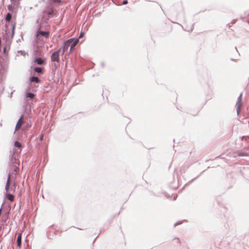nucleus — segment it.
<instances>
[{
    "instance_id": "obj_1",
    "label": "nucleus",
    "mask_w": 249,
    "mask_h": 249,
    "mask_svg": "<svg viewBox=\"0 0 249 249\" xmlns=\"http://www.w3.org/2000/svg\"><path fill=\"white\" fill-rule=\"evenodd\" d=\"M61 48H59L57 51L53 52L51 56V60L53 62H59V53H61Z\"/></svg>"
},
{
    "instance_id": "obj_2",
    "label": "nucleus",
    "mask_w": 249,
    "mask_h": 249,
    "mask_svg": "<svg viewBox=\"0 0 249 249\" xmlns=\"http://www.w3.org/2000/svg\"><path fill=\"white\" fill-rule=\"evenodd\" d=\"M70 39L64 41L63 46L61 48V54L63 55L65 53V52L67 50L69 47H70L71 44V41Z\"/></svg>"
},
{
    "instance_id": "obj_3",
    "label": "nucleus",
    "mask_w": 249,
    "mask_h": 249,
    "mask_svg": "<svg viewBox=\"0 0 249 249\" xmlns=\"http://www.w3.org/2000/svg\"><path fill=\"white\" fill-rule=\"evenodd\" d=\"M70 39L64 41L63 46L61 48V54L63 55L65 53V52L67 50L69 47H70L71 44V41Z\"/></svg>"
},
{
    "instance_id": "obj_4",
    "label": "nucleus",
    "mask_w": 249,
    "mask_h": 249,
    "mask_svg": "<svg viewBox=\"0 0 249 249\" xmlns=\"http://www.w3.org/2000/svg\"><path fill=\"white\" fill-rule=\"evenodd\" d=\"M70 39L64 41L63 46L61 48V54L63 55L65 53V52L67 50L69 47H70L71 44V41Z\"/></svg>"
},
{
    "instance_id": "obj_5",
    "label": "nucleus",
    "mask_w": 249,
    "mask_h": 249,
    "mask_svg": "<svg viewBox=\"0 0 249 249\" xmlns=\"http://www.w3.org/2000/svg\"><path fill=\"white\" fill-rule=\"evenodd\" d=\"M70 40L71 41V44H70V52H69V53H71L73 49H74V48L75 47V46L76 45V44L78 43V41H79V40L77 38H71L70 39Z\"/></svg>"
},
{
    "instance_id": "obj_6",
    "label": "nucleus",
    "mask_w": 249,
    "mask_h": 249,
    "mask_svg": "<svg viewBox=\"0 0 249 249\" xmlns=\"http://www.w3.org/2000/svg\"><path fill=\"white\" fill-rule=\"evenodd\" d=\"M23 124V116H21L19 119L18 120V123H17L16 127H15V131H18L19 130L22 125Z\"/></svg>"
},
{
    "instance_id": "obj_7",
    "label": "nucleus",
    "mask_w": 249,
    "mask_h": 249,
    "mask_svg": "<svg viewBox=\"0 0 249 249\" xmlns=\"http://www.w3.org/2000/svg\"><path fill=\"white\" fill-rule=\"evenodd\" d=\"M39 35L45 36L46 38H48L49 35V32H43L42 31L38 30L37 32L36 36H38Z\"/></svg>"
},
{
    "instance_id": "obj_8",
    "label": "nucleus",
    "mask_w": 249,
    "mask_h": 249,
    "mask_svg": "<svg viewBox=\"0 0 249 249\" xmlns=\"http://www.w3.org/2000/svg\"><path fill=\"white\" fill-rule=\"evenodd\" d=\"M241 105H242V103H241V95L239 97L238 101V102H237V103L236 104L237 112L238 114L239 113V111H240Z\"/></svg>"
},
{
    "instance_id": "obj_9",
    "label": "nucleus",
    "mask_w": 249,
    "mask_h": 249,
    "mask_svg": "<svg viewBox=\"0 0 249 249\" xmlns=\"http://www.w3.org/2000/svg\"><path fill=\"white\" fill-rule=\"evenodd\" d=\"M21 237H22V233H19L18 234L17 242L18 246L19 249L21 248Z\"/></svg>"
},
{
    "instance_id": "obj_10",
    "label": "nucleus",
    "mask_w": 249,
    "mask_h": 249,
    "mask_svg": "<svg viewBox=\"0 0 249 249\" xmlns=\"http://www.w3.org/2000/svg\"><path fill=\"white\" fill-rule=\"evenodd\" d=\"M44 60L42 59L41 58H36L35 60V62L38 65H42L44 63Z\"/></svg>"
},
{
    "instance_id": "obj_11",
    "label": "nucleus",
    "mask_w": 249,
    "mask_h": 249,
    "mask_svg": "<svg viewBox=\"0 0 249 249\" xmlns=\"http://www.w3.org/2000/svg\"><path fill=\"white\" fill-rule=\"evenodd\" d=\"M10 185V175L9 174L8 178H7V182H6V186H5V190H6V191H8V190H9Z\"/></svg>"
},
{
    "instance_id": "obj_12",
    "label": "nucleus",
    "mask_w": 249,
    "mask_h": 249,
    "mask_svg": "<svg viewBox=\"0 0 249 249\" xmlns=\"http://www.w3.org/2000/svg\"><path fill=\"white\" fill-rule=\"evenodd\" d=\"M30 81L31 82H36V83H38L40 82V80L37 77H32L30 78Z\"/></svg>"
},
{
    "instance_id": "obj_13",
    "label": "nucleus",
    "mask_w": 249,
    "mask_h": 249,
    "mask_svg": "<svg viewBox=\"0 0 249 249\" xmlns=\"http://www.w3.org/2000/svg\"><path fill=\"white\" fill-rule=\"evenodd\" d=\"M6 198L11 202H13L14 199V196L13 195L8 194L6 195Z\"/></svg>"
},
{
    "instance_id": "obj_14",
    "label": "nucleus",
    "mask_w": 249,
    "mask_h": 249,
    "mask_svg": "<svg viewBox=\"0 0 249 249\" xmlns=\"http://www.w3.org/2000/svg\"><path fill=\"white\" fill-rule=\"evenodd\" d=\"M34 71L39 73H42V69L41 68L36 67L34 69Z\"/></svg>"
},
{
    "instance_id": "obj_15",
    "label": "nucleus",
    "mask_w": 249,
    "mask_h": 249,
    "mask_svg": "<svg viewBox=\"0 0 249 249\" xmlns=\"http://www.w3.org/2000/svg\"><path fill=\"white\" fill-rule=\"evenodd\" d=\"M18 5H9L8 6V9L10 11H13L15 6H18Z\"/></svg>"
},
{
    "instance_id": "obj_16",
    "label": "nucleus",
    "mask_w": 249,
    "mask_h": 249,
    "mask_svg": "<svg viewBox=\"0 0 249 249\" xmlns=\"http://www.w3.org/2000/svg\"><path fill=\"white\" fill-rule=\"evenodd\" d=\"M45 13L48 15H52L53 14V11L52 9L51 8H50L48 10H47L46 11H45Z\"/></svg>"
},
{
    "instance_id": "obj_17",
    "label": "nucleus",
    "mask_w": 249,
    "mask_h": 249,
    "mask_svg": "<svg viewBox=\"0 0 249 249\" xmlns=\"http://www.w3.org/2000/svg\"><path fill=\"white\" fill-rule=\"evenodd\" d=\"M12 16L11 14L8 13L6 16L5 20L6 21H10L11 19Z\"/></svg>"
},
{
    "instance_id": "obj_18",
    "label": "nucleus",
    "mask_w": 249,
    "mask_h": 249,
    "mask_svg": "<svg viewBox=\"0 0 249 249\" xmlns=\"http://www.w3.org/2000/svg\"><path fill=\"white\" fill-rule=\"evenodd\" d=\"M35 96L34 94L28 92L26 94V97L31 99L34 98Z\"/></svg>"
},
{
    "instance_id": "obj_19",
    "label": "nucleus",
    "mask_w": 249,
    "mask_h": 249,
    "mask_svg": "<svg viewBox=\"0 0 249 249\" xmlns=\"http://www.w3.org/2000/svg\"><path fill=\"white\" fill-rule=\"evenodd\" d=\"M14 145H15V146L18 147V148H21V143L19 142H18V141H16L15 142Z\"/></svg>"
},
{
    "instance_id": "obj_20",
    "label": "nucleus",
    "mask_w": 249,
    "mask_h": 249,
    "mask_svg": "<svg viewBox=\"0 0 249 249\" xmlns=\"http://www.w3.org/2000/svg\"><path fill=\"white\" fill-rule=\"evenodd\" d=\"M12 3L14 5H18L19 0H11Z\"/></svg>"
},
{
    "instance_id": "obj_21",
    "label": "nucleus",
    "mask_w": 249,
    "mask_h": 249,
    "mask_svg": "<svg viewBox=\"0 0 249 249\" xmlns=\"http://www.w3.org/2000/svg\"><path fill=\"white\" fill-rule=\"evenodd\" d=\"M15 27H16V24L14 23L12 25V36H13L14 34V31H15Z\"/></svg>"
},
{
    "instance_id": "obj_22",
    "label": "nucleus",
    "mask_w": 249,
    "mask_h": 249,
    "mask_svg": "<svg viewBox=\"0 0 249 249\" xmlns=\"http://www.w3.org/2000/svg\"><path fill=\"white\" fill-rule=\"evenodd\" d=\"M174 242L177 243L178 244H180L179 240L178 238H176L174 240Z\"/></svg>"
},
{
    "instance_id": "obj_23",
    "label": "nucleus",
    "mask_w": 249,
    "mask_h": 249,
    "mask_svg": "<svg viewBox=\"0 0 249 249\" xmlns=\"http://www.w3.org/2000/svg\"><path fill=\"white\" fill-rule=\"evenodd\" d=\"M127 3V1L126 0H124L122 2L123 5H125Z\"/></svg>"
},
{
    "instance_id": "obj_24",
    "label": "nucleus",
    "mask_w": 249,
    "mask_h": 249,
    "mask_svg": "<svg viewBox=\"0 0 249 249\" xmlns=\"http://www.w3.org/2000/svg\"><path fill=\"white\" fill-rule=\"evenodd\" d=\"M188 31H192L193 30V28H192V26H191V28L190 29V30H187Z\"/></svg>"
},
{
    "instance_id": "obj_25",
    "label": "nucleus",
    "mask_w": 249,
    "mask_h": 249,
    "mask_svg": "<svg viewBox=\"0 0 249 249\" xmlns=\"http://www.w3.org/2000/svg\"><path fill=\"white\" fill-rule=\"evenodd\" d=\"M83 33H81V34H80V36H79V38L82 37V36H83Z\"/></svg>"
},
{
    "instance_id": "obj_26",
    "label": "nucleus",
    "mask_w": 249,
    "mask_h": 249,
    "mask_svg": "<svg viewBox=\"0 0 249 249\" xmlns=\"http://www.w3.org/2000/svg\"><path fill=\"white\" fill-rule=\"evenodd\" d=\"M18 170V168H16V169H15V171L17 172Z\"/></svg>"
},
{
    "instance_id": "obj_27",
    "label": "nucleus",
    "mask_w": 249,
    "mask_h": 249,
    "mask_svg": "<svg viewBox=\"0 0 249 249\" xmlns=\"http://www.w3.org/2000/svg\"><path fill=\"white\" fill-rule=\"evenodd\" d=\"M5 48H4V52H5Z\"/></svg>"
}]
</instances>
